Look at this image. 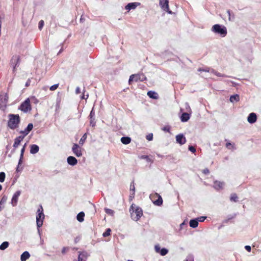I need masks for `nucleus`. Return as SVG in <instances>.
Segmentation results:
<instances>
[{
    "instance_id": "obj_31",
    "label": "nucleus",
    "mask_w": 261,
    "mask_h": 261,
    "mask_svg": "<svg viewBox=\"0 0 261 261\" xmlns=\"http://www.w3.org/2000/svg\"><path fill=\"white\" fill-rule=\"evenodd\" d=\"M105 211L106 214H107L108 215H109L111 216H113L114 215V213H115V212L113 210H112L111 209L108 208H105Z\"/></svg>"
},
{
    "instance_id": "obj_30",
    "label": "nucleus",
    "mask_w": 261,
    "mask_h": 261,
    "mask_svg": "<svg viewBox=\"0 0 261 261\" xmlns=\"http://www.w3.org/2000/svg\"><path fill=\"white\" fill-rule=\"evenodd\" d=\"M9 243L8 242H4L1 245H0V249L1 250H4L9 246Z\"/></svg>"
},
{
    "instance_id": "obj_37",
    "label": "nucleus",
    "mask_w": 261,
    "mask_h": 261,
    "mask_svg": "<svg viewBox=\"0 0 261 261\" xmlns=\"http://www.w3.org/2000/svg\"><path fill=\"white\" fill-rule=\"evenodd\" d=\"M111 229H107L106 232L103 233L102 236L104 237L109 236L111 234Z\"/></svg>"
},
{
    "instance_id": "obj_22",
    "label": "nucleus",
    "mask_w": 261,
    "mask_h": 261,
    "mask_svg": "<svg viewBox=\"0 0 261 261\" xmlns=\"http://www.w3.org/2000/svg\"><path fill=\"white\" fill-rule=\"evenodd\" d=\"M24 138V136H19L17 137L14 141V143L13 144V147L14 148H17L20 144V142L23 140Z\"/></svg>"
},
{
    "instance_id": "obj_34",
    "label": "nucleus",
    "mask_w": 261,
    "mask_h": 261,
    "mask_svg": "<svg viewBox=\"0 0 261 261\" xmlns=\"http://www.w3.org/2000/svg\"><path fill=\"white\" fill-rule=\"evenodd\" d=\"M130 191L132 192V195H135V187L134 182L131 183L130 185Z\"/></svg>"
},
{
    "instance_id": "obj_21",
    "label": "nucleus",
    "mask_w": 261,
    "mask_h": 261,
    "mask_svg": "<svg viewBox=\"0 0 261 261\" xmlns=\"http://www.w3.org/2000/svg\"><path fill=\"white\" fill-rule=\"evenodd\" d=\"M190 118V114L188 113H184L180 116V120L182 122H185L188 121Z\"/></svg>"
},
{
    "instance_id": "obj_58",
    "label": "nucleus",
    "mask_w": 261,
    "mask_h": 261,
    "mask_svg": "<svg viewBox=\"0 0 261 261\" xmlns=\"http://www.w3.org/2000/svg\"><path fill=\"white\" fill-rule=\"evenodd\" d=\"M30 81H28L27 82V83H25V86L27 87V86H29L30 85Z\"/></svg>"
},
{
    "instance_id": "obj_44",
    "label": "nucleus",
    "mask_w": 261,
    "mask_h": 261,
    "mask_svg": "<svg viewBox=\"0 0 261 261\" xmlns=\"http://www.w3.org/2000/svg\"><path fill=\"white\" fill-rule=\"evenodd\" d=\"M227 13L228 15V19L229 21H231L234 18V16H232V18H231V14H230V11L229 10H227Z\"/></svg>"
},
{
    "instance_id": "obj_27",
    "label": "nucleus",
    "mask_w": 261,
    "mask_h": 261,
    "mask_svg": "<svg viewBox=\"0 0 261 261\" xmlns=\"http://www.w3.org/2000/svg\"><path fill=\"white\" fill-rule=\"evenodd\" d=\"M198 222L196 219L191 220L189 222V225L191 227L195 228L198 226Z\"/></svg>"
},
{
    "instance_id": "obj_8",
    "label": "nucleus",
    "mask_w": 261,
    "mask_h": 261,
    "mask_svg": "<svg viewBox=\"0 0 261 261\" xmlns=\"http://www.w3.org/2000/svg\"><path fill=\"white\" fill-rule=\"evenodd\" d=\"M8 96L7 93H1L0 94V108L4 110L6 108L8 102Z\"/></svg>"
},
{
    "instance_id": "obj_55",
    "label": "nucleus",
    "mask_w": 261,
    "mask_h": 261,
    "mask_svg": "<svg viewBox=\"0 0 261 261\" xmlns=\"http://www.w3.org/2000/svg\"><path fill=\"white\" fill-rule=\"evenodd\" d=\"M215 74L218 76H225L224 75H222L220 73L215 72Z\"/></svg>"
},
{
    "instance_id": "obj_49",
    "label": "nucleus",
    "mask_w": 261,
    "mask_h": 261,
    "mask_svg": "<svg viewBox=\"0 0 261 261\" xmlns=\"http://www.w3.org/2000/svg\"><path fill=\"white\" fill-rule=\"evenodd\" d=\"M199 71H205V72H209L210 71V70L208 69V68H205V69H201V68H199L198 70Z\"/></svg>"
},
{
    "instance_id": "obj_48",
    "label": "nucleus",
    "mask_w": 261,
    "mask_h": 261,
    "mask_svg": "<svg viewBox=\"0 0 261 261\" xmlns=\"http://www.w3.org/2000/svg\"><path fill=\"white\" fill-rule=\"evenodd\" d=\"M170 128L169 126H165L163 128V130L167 132H170Z\"/></svg>"
},
{
    "instance_id": "obj_10",
    "label": "nucleus",
    "mask_w": 261,
    "mask_h": 261,
    "mask_svg": "<svg viewBox=\"0 0 261 261\" xmlns=\"http://www.w3.org/2000/svg\"><path fill=\"white\" fill-rule=\"evenodd\" d=\"M72 151L74 154L77 157H80L83 154L82 148L77 144H74L73 145Z\"/></svg>"
},
{
    "instance_id": "obj_2",
    "label": "nucleus",
    "mask_w": 261,
    "mask_h": 261,
    "mask_svg": "<svg viewBox=\"0 0 261 261\" xmlns=\"http://www.w3.org/2000/svg\"><path fill=\"white\" fill-rule=\"evenodd\" d=\"M211 31L214 33L219 35L222 37H225L227 33L226 28L219 24L214 25L211 29Z\"/></svg>"
},
{
    "instance_id": "obj_52",
    "label": "nucleus",
    "mask_w": 261,
    "mask_h": 261,
    "mask_svg": "<svg viewBox=\"0 0 261 261\" xmlns=\"http://www.w3.org/2000/svg\"><path fill=\"white\" fill-rule=\"evenodd\" d=\"M81 92L80 88V87H77L75 90V93L76 94H79Z\"/></svg>"
},
{
    "instance_id": "obj_40",
    "label": "nucleus",
    "mask_w": 261,
    "mask_h": 261,
    "mask_svg": "<svg viewBox=\"0 0 261 261\" xmlns=\"http://www.w3.org/2000/svg\"><path fill=\"white\" fill-rule=\"evenodd\" d=\"M58 86H59V84H55V85L51 86L50 87L49 89L51 91H54V90H56L58 88Z\"/></svg>"
},
{
    "instance_id": "obj_38",
    "label": "nucleus",
    "mask_w": 261,
    "mask_h": 261,
    "mask_svg": "<svg viewBox=\"0 0 261 261\" xmlns=\"http://www.w3.org/2000/svg\"><path fill=\"white\" fill-rule=\"evenodd\" d=\"M184 261H194V257L192 255H188Z\"/></svg>"
},
{
    "instance_id": "obj_15",
    "label": "nucleus",
    "mask_w": 261,
    "mask_h": 261,
    "mask_svg": "<svg viewBox=\"0 0 261 261\" xmlns=\"http://www.w3.org/2000/svg\"><path fill=\"white\" fill-rule=\"evenodd\" d=\"M257 120V116L255 113H251L247 117V121L250 123H254Z\"/></svg>"
},
{
    "instance_id": "obj_46",
    "label": "nucleus",
    "mask_w": 261,
    "mask_h": 261,
    "mask_svg": "<svg viewBox=\"0 0 261 261\" xmlns=\"http://www.w3.org/2000/svg\"><path fill=\"white\" fill-rule=\"evenodd\" d=\"M189 150L193 153H194L196 151L195 148L192 146H190L189 147Z\"/></svg>"
},
{
    "instance_id": "obj_51",
    "label": "nucleus",
    "mask_w": 261,
    "mask_h": 261,
    "mask_svg": "<svg viewBox=\"0 0 261 261\" xmlns=\"http://www.w3.org/2000/svg\"><path fill=\"white\" fill-rule=\"evenodd\" d=\"M88 94L85 95L84 94H83L82 95V96H81V98L82 99H87L88 98Z\"/></svg>"
},
{
    "instance_id": "obj_36",
    "label": "nucleus",
    "mask_w": 261,
    "mask_h": 261,
    "mask_svg": "<svg viewBox=\"0 0 261 261\" xmlns=\"http://www.w3.org/2000/svg\"><path fill=\"white\" fill-rule=\"evenodd\" d=\"M5 179V173L3 172L0 173V182H3Z\"/></svg>"
},
{
    "instance_id": "obj_53",
    "label": "nucleus",
    "mask_w": 261,
    "mask_h": 261,
    "mask_svg": "<svg viewBox=\"0 0 261 261\" xmlns=\"http://www.w3.org/2000/svg\"><path fill=\"white\" fill-rule=\"evenodd\" d=\"M203 172L204 174H208V173H209V170L208 169H205L203 170Z\"/></svg>"
},
{
    "instance_id": "obj_54",
    "label": "nucleus",
    "mask_w": 261,
    "mask_h": 261,
    "mask_svg": "<svg viewBox=\"0 0 261 261\" xmlns=\"http://www.w3.org/2000/svg\"><path fill=\"white\" fill-rule=\"evenodd\" d=\"M80 237H76L74 240L75 243H76L77 242H78L80 240Z\"/></svg>"
},
{
    "instance_id": "obj_33",
    "label": "nucleus",
    "mask_w": 261,
    "mask_h": 261,
    "mask_svg": "<svg viewBox=\"0 0 261 261\" xmlns=\"http://www.w3.org/2000/svg\"><path fill=\"white\" fill-rule=\"evenodd\" d=\"M25 146H26V144H24V145L23 146V147L22 148V149L21 150V153H20V160H19V164H20V162H21V160H22V159L23 158V153H24V150H25Z\"/></svg>"
},
{
    "instance_id": "obj_14",
    "label": "nucleus",
    "mask_w": 261,
    "mask_h": 261,
    "mask_svg": "<svg viewBox=\"0 0 261 261\" xmlns=\"http://www.w3.org/2000/svg\"><path fill=\"white\" fill-rule=\"evenodd\" d=\"M141 4L138 2L128 3L125 7V9L128 11L130 10L135 9L138 6H140Z\"/></svg>"
},
{
    "instance_id": "obj_23",
    "label": "nucleus",
    "mask_w": 261,
    "mask_h": 261,
    "mask_svg": "<svg viewBox=\"0 0 261 261\" xmlns=\"http://www.w3.org/2000/svg\"><path fill=\"white\" fill-rule=\"evenodd\" d=\"M147 95L151 98L157 99L159 98L158 94L153 91H149L147 92Z\"/></svg>"
},
{
    "instance_id": "obj_19",
    "label": "nucleus",
    "mask_w": 261,
    "mask_h": 261,
    "mask_svg": "<svg viewBox=\"0 0 261 261\" xmlns=\"http://www.w3.org/2000/svg\"><path fill=\"white\" fill-rule=\"evenodd\" d=\"M224 186V182L219 181H215L214 182V188L217 190H219L223 188Z\"/></svg>"
},
{
    "instance_id": "obj_3",
    "label": "nucleus",
    "mask_w": 261,
    "mask_h": 261,
    "mask_svg": "<svg viewBox=\"0 0 261 261\" xmlns=\"http://www.w3.org/2000/svg\"><path fill=\"white\" fill-rule=\"evenodd\" d=\"M20 119L18 115L10 114L8 121V126L11 129H15L19 123Z\"/></svg>"
},
{
    "instance_id": "obj_6",
    "label": "nucleus",
    "mask_w": 261,
    "mask_h": 261,
    "mask_svg": "<svg viewBox=\"0 0 261 261\" xmlns=\"http://www.w3.org/2000/svg\"><path fill=\"white\" fill-rule=\"evenodd\" d=\"M146 79V77L143 74H132L129 77L128 83L130 84L133 81L136 82L138 81L142 82L145 81Z\"/></svg>"
},
{
    "instance_id": "obj_20",
    "label": "nucleus",
    "mask_w": 261,
    "mask_h": 261,
    "mask_svg": "<svg viewBox=\"0 0 261 261\" xmlns=\"http://www.w3.org/2000/svg\"><path fill=\"white\" fill-rule=\"evenodd\" d=\"M33 124L29 123L27 127L24 130L21 131L20 133L21 134H23V136L24 137L29 133V132L33 129Z\"/></svg>"
},
{
    "instance_id": "obj_57",
    "label": "nucleus",
    "mask_w": 261,
    "mask_h": 261,
    "mask_svg": "<svg viewBox=\"0 0 261 261\" xmlns=\"http://www.w3.org/2000/svg\"><path fill=\"white\" fill-rule=\"evenodd\" d=\"M94 113H93V110L91 111L90 112V117L91 118H92L93 116H94Z\"/></svg>"
},
{
    "instance_id": "obj_5",
    "label": "nucleus",
    "mask_w": 261,
    "mask_h": 261,
    "mask_svg": "<svg viewBox=\"0 0 261 261\" xmlns=\"http://www.w3.org/2000/svg\"><path fill=\"white\" fill-rule=\"evenodd\" d=\"M150 198L153 203L158 206H160L163 203V199L162 197L158 193L151 194L150 195Z\"/></svg>"
},
{
    "instance_id": "obj_56",
    "label": "nucleus",
    "mask_w": 261,
    "mask_h": 261,
    "mask_svg": "<svg viewBox=\"0 0 261 261\" xmlns=\"http://www.w3.org/2000/svg\"><path fill=\"white\" fill-rule=\"evenodd\" d=\"M135 195H132V192H130L129 196V199L132 200L134 198Z\"/></svg>"
},
{
    "instance_id": "obj_39",
    "label": "nucleus",
    "mask_w": 261,
    "mask_h": 261,
    "mask_svg": "<svg viewBox=\"0 0 261 261\" xmlns=\"http://www.w3.org/2000/svg\"><path fill=\"white\" fill-rule=\"evenodd\" d=\"M44 26V21L42 20H41L39 22V25H38V28H39V29L40 30H41L43 27Z\"/></svg>"
},
{
    "instance_id": "obj_50",
    "label": "nucleus",
    "mask_w": 261,
    "mask_h": 261,
    "mask_svg": "<svg viewBox=\"0 0 261 261\" xmlns=\"http://www.w3.org/2000/svg\"><path fill=\"white\" fill-rule=\"evenodd\" d=\"M245 249L248 251V252H250L251 251V247L250 246H245Z\"/></svg>"
},
{
    "instance_id": "obj_26",
    "label": "nucleus",
    "mask_w": 261,
    "mask_h": 261,
    "mask_svg": "<svg viewBox=\"0 0 261 261\" xmlns=\"http://www.w3.org/2000/svg\"><path fill=\"white\" fill-rule=\"evenodd\" d=\"M131 141V139L130 137H123L121 138V142L123 144H129Z\"/></svg>"
},
{
    "instance_id": "obj_42",
    "label": "nucleus",
    "mask_w": 261,
    "mask_h": 261,
    "mask_svg": "<svg viewBox=\"0 0 261 261\" xmlns=\"http://www.w3.org/2000/svg\"><path fill=\"white\" fill-rule=\"evenodd\" d=\"M196 219L197 220L198 222H203L206 219V217L202 216V217H200L197 218Z\"/></svg>"
},
{
    "instance_id": "obj_24",
    "label": "nucleus",
    "mask_w": 261,
    "mask_h": 261,
    "mask_svg": "<svg viewBox=\"0 0 261 261\" xmlns=\"http://www.w3.org/2000/svg\"><path fill=\"white\" fill-rule=\"evenodd\" d=\"M39 146L36 144H33L31 146L30 152L32 154H35L39 151Z\"/></svg>"
},
{
    "instance_id": "obj_16",
    "label": "nucleus",
    "mask_w": 261,
    "mask_h": 261,
    "mask_svg": "<svg viewBox=\"0 0 261 261\" xmlns=\"http://www.w3.org/2000/svg\"><path fill=\"white\" fill-rule=\"evenodd\" d=\"M176 141L177 143L183 145L186 142V138L182 134H178L176 136Z\"/></svg>"
},
{
    "instance_id": "obj_29",
    "label": "nucleus",
    "mask_w": 261,
    "mask_h": 261,
    "mask_svg": "<svg viewBox=\"0 0 261 261\" xmlns=\"http://www.w3.org/2000/svg\"><path fill=\"white\" fill-rule=\"evenodd\" d=\"M239 99H240V97H239V95H238V94L231 95L230 97V99H229L230 101L231 102H234L235 101L237 102L239 100Z\"/></svg>"
},
{
    "instance_id": "obj_25",
    "label": "nucleus",
    "mask_w": 261,
    "mask_h": 261,
    "mask_svg": "<svg viewBox=\"0 0 261 261\" xmlns=\"http://www.w3.org/2000/svg\"><path fill=\"white\" fill-rule=\"evenodd\" d=\"M30 257V254L28 251H24L21 255V261H26Z\"/></svg>"
},
{
    "instance_id": "obj_17",
    "label": "nucleus",
    "mask_w": 261,
    "mask_h": 261,
    "mask_svg": "<svg viewBox=\"0 0 261 261\" xmlns=\"http://www.w3.org/2000/svg\"><path fill=\"white\" fill-rule=\"evenodd\" d=\"M155 250L156 252L160 253V254L162 256L165 255L167 254L168 251L166 248L160 249V247L159 245H156L154 247Z\"/></svg>"
},
{
    "instance_id": "obj_9",
    "label": "nucleus",
    "mask_w": 261,
    "mask_h": 261,
    "mask_svg": "<svg viewBox=\"0 0 261 261\" xmlns=\"http://www.w3.org/2000/svg\"><path fill=\"white\" fill-rule=\"evenodd\" d=\"M160 6L164 11L170 14H172V12L169 9L168 0H160Z\"/></svg>"
},
{
    "instance_id": "obj_12",
    "label": "nucleus",
    "mask_w": 261,
    "mask_h": 261,
    "mask_svg": "<svg viewBox=\"0 0 261 261\" xmlns=\"http://www.w3.org/2000/svg\"><path fill=\"white\" fill-rule=\"evenodd\" d=\"M78 260L74 259L73 261H86L88 254L86 251L79 252Z\"/></svg>"
},
{
    "instance_id": "obj_7",
    "label": "nucleus",
    "mask_w": 261,
    "mask_h": 261,
    "mask_svg": "<svg viewBox=\"0 0 261 261\" xmlns=\"http://www.w3.org/2000/svg\"><path fill=\"white\" fill-rule=\"evenodd\" d=\"M19 109L24 113H27L28 111H31V106L30 105V100L29 98L25 99V101L21 104Z\"/></svg>"
},
{
    "instance_id": "obj_45",
    "label": "nucleus",
    "mask_w": 261,
    "mask_h": 261,
    "mask_svg": "<svg viewBox=\"0 0 261 261\" xmlns=\"http://www.w3.org/2000/svg\"><path fill=\"white\" fill-rule=\"evenodd\" d=\"M187 225H188V222H187V221H184L180 225L181 228H182L183 227H185V226L187 227Z\"/></svg>"
},
{
    "instance_id": "obj_11",
    "label": "nucleus",
    "mask_w": 261,
    "mask_h": 261,
    "mask_svg": "<svg viewBox=\"0 0 261 261\" xmlns=\"http://www.w3.org/2000/svg\"><path fill=\"white\" fill-rule=\"evenodd\" d=\"M19 61L20 58L18 56L16 55L13 56L11 61V63L12 66H13V70H15L16 67L18 66L19 64Z\"/></svg>"
},
{
    "instance_id": "obj_32",
    "label": "nucleus",
    "mask_w": 261,
    "mask_h": 261,
    "mask_svg": "<svg viewBox=\"0 0 261 261\" xmlns=\"http://www.w3.org/2000/svg\"><path fill=\"white\" fill-rule=\"evenodd\" d=\"M86 138H87V135H86V134H85L82 136V137L81 138V139H80V140L79 141L80 145H83L84 144L85 140H86Z\"/></svg>"
},
{
    "instance_id": "obj_35",
    "label": "nucleus",
    "mask_w": 261,
    "mask_h": 261,
    "mask_svg": "<svg viewBox=\"0 0 261 261\" xmlns=\"http://www.w3.org/2000/svg\"><path fill=\"white\" fill-rule=\"evenodd\" d=\"M230 199L231 201L236 202L238 200V196L236 194H232L230 196Z\"/></svg>"
},
{
    "instance_id": "obj_1",
    "label": "nucleus",
    "mask_w": 261,
    "mask_h": 261,
    "mask_svg": "<svg viewBox=\"0 0 261 261\" xmlns=\"http://www.w3.org/2000/svg\"><path fill=\"white\" fill-rule=\"evenodd\" d=\"M131 218L135 221H138L143 215L141 208L133 204L129 209Z\"/></svg>"
},
{
    "instance_id": "obj_43",
    "label": "nucleus",
    "mask_w": 261,
    "mask_h": 261,
    "mask_svg": "<svg viewBox=\"0 0 261 261\" xmlns=\"http://www.w3.org/2000/svg\"><path fill=\"white\" fill-rule=\"evenodd\" d=\"M226 146L228 149H233V148H234L233 145L232 144L230 143H227L226 144Z\"/></svg>"
},
{
    "instance_id": "obj_13",
    "label": "nucleus",
    "mask_w": 261,
    "mask_h": 261,
    "mask_svg": "<svg viewBox=\"0 0 261 261\" xmlns=\"http://www.w3.org/2000/svg\"><path fill=\"white\" fill-rule=\"evenodd\" d=\"M20 194L21 192L20 191H17L14 194L11 199V204L13 206L16 205L18 197L20 196Z\"/></svg>"
},
{
    "instance_id": "obj_41",
    "label": "nucleus",
    "mask_w": 261,
    "mask_h": 261,
    "mask_svg": "<svg viewBox=\"0 0 261 261\" xmlns=\"http://www.w3.org/2000/svg\"><path fill=\"white\" fill-rule=\"evenodd\" d=\"M146 138L148 141H151L153 139V134L152 133L149 134L146 137Z\"/></svg>"
},
{
    "instance_id": "obj_18",
    "label": "nucleus",
    "mask_w": 261,
    "mask_h": 261,
    "mask_svg": "<svg viewBox=\"0 0 261 261\" xmlns=\"http://www.w3.org/2000/svg\"><path fill=\"white\" fill-rule=\"evenodd\" d=\"M67 163L69 165L71 166H74L77 164V160L75 158L72 156H69L67 159Z\"/></svg>"
},
{
    "instance_id": "obj_47",
    "label": "nucleus",
    "mask_w": 261,
    "mask_h": 261,
    "mask_svg": "<svg viewBox=\"0 0 261 261\" xmlns=\"http://www.w3.org/2000/svg\"><path fill=\"white\" fill-rule=\"evenodd\" d=\"M68 250H69V248H68V247H63V249H62V253L63 254H64V253H65L67 251H68Z\"/></svg>"
},
{
    "instance_id": "obj_59",
    "label": "nucleus",
    "mask_w": 261,
    "mask_h": 261,
    "mask_svg": "<svg viewBox=\"0 0 261 261\" xmlns=\"http://www.w3.org/2000/svg\"><path fill=\"white\" fill-rule=\"evenodd\" d=\"M6 200V199H5L4 197L2 198L1 202H5Z\"/></svg>"
},
{
    "instance_id": "obj_28",
    "label": "nucleus",
    "mask_w": 261,
    "mask_h": 261,
    "mask_svg": "<svg viewBox=\"0 0 261 261\" xmlns=\"http://www.w3.org/2000/svg\"><path fill=\"white\" fill-rule=\"evenodd\" d=\"M84 217H85V214L84 212H81L80 213H79L77 216H76V218H77V220L79 221V222H83L84 221Z\"/></svg>"
},
{
    "instance_id": "obj_60",
    "label": "nucleus",
    "mask_w": 261,
    "mask_h": 261,
    "mask_svg": "<svg viewBox=\"0 0 261 261\" xmlns=\"http://www.w3.org/2000/svg\"><path fill=\"white\" fill-rule=\"evenodd\" d=\"M142 158L143 159H146V158H147V156H143Z\"/></svg>"
},
{
    "instance_id": "obj_4",
    "label": "nucleus",
    "mask_w": 261,
    "mask_h": 261,
    "mask_svg": "<svg viewBox=\"0 0 261 261\" xmlns=\"http://www.w3.org/2000/svg\"><path fill=\"white\" fill-rule=\"evenodd\" d=\"M43 208L41 205L37 210L36 215V223L38 228L42 226L44 219V215L43 212Z\"/></svg>"
}]
</instances>
